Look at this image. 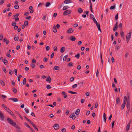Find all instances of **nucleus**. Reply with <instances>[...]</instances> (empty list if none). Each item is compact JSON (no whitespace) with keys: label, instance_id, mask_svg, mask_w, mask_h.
I'll use <instances>...</instances> for the list:
<instances>
[{"label":"nucleus","instance_id":"1","mask_svg":"<svg viewBox=\"0 0 132 132\" xmlns=\"http://www.w3.org/2000/svg\"><path fill=\"white\" fill-rule=\"evenodd\" d=\"M7 121L11 125L13 126L16 125V123L14 122L10 118H7Z\"/></svg>","mask_w":132,"mask_h":132},{"label":"nucleus","instance_id":"2","mask_svg":"<svg viewBox=\"0 0 132 132\" xmlns=\"http://www.w3.org/2000/svg\"><path fill=\"white\" fill-rule=\"evenodd\" d=\"M71 11L70 10H66L64 11L63 13L64 15H66L71 13Z\"/></svg>","mask_w":132,"mask_h":132},{"label":"nucleus","instance_id":"3","mask_svg":"<svg viewBox=\"0 0 132 132\" xmlns=\"http://www.w3.org/2000/svg\"><path fill=\"white\" fill-rule=\"evenodd\" d=\"M131 36V34H128L126 36V39L127 43H128L129 41Z\"/></svg>","mask_w":132,"mask_h":132},{"label":"nucleus","instance_id":"4","mask_svg":"<svg viewBox=\"0 0 132 132\" xmlns=\"http://www.w3.org/2000/svg\"><path fill=\"white\" fill-rule=\"evenodd\" d=\"M118 26V22H117L116 24H114V27L113 28V30L114 31H115L116 30H117Z\"/></svg>","mask_w":132,"mask_h":132},{"label":"nucleus","instance_id":"5","mask_svg":"<svg viewBox=\"0 0 132 132\" xmlns=\"http://www.w3.org/2000/svg\"><path fill=\"white\" fill-rule=\"evenodd\" d=\"M126 106L127 107V109L128 110V112H129L130 109V102H129V101L128 100L127 101V102Z\"/></svg>","mask_w":132,"mask_h":132},{"label":"nucleus","instance_id":"6","mask_svg":"<svg viewBox=\"0 0 132 132\" xmlns=\"http://www.w3.org/2000/svg\"><path fill=\"white\" fill-rule=\"evenodd\" d=\"M60 127L59 125L58 124H55L53 126V128L55 130L58 129Z\"/></svg>","mask_w":132,"mask_h":132},{"label":"nucleus","instance_id":"7","mask_svg":"<svg viewBox=\"0 0 132 132\" xmlns=\"http://www.w3.org/2000/svg\"><path fill=\"white\" fill-rule=\"evenodd\" d=\"M0 117L1 118V119L2 120H4V114L0 111Z\"/></svg>","mask_w":132,"mask_h":132},{"label":"nucleus","instance_id":"8","mask_svg":"<svg viewBox=\"0 0 132 132\" xmlns=\"http://www.w3.org/2000/svg\"><path fill=\"white\" fill-rule=\"evenodd\" d=\"M9 100H12L14 102H17L18 101V99L15 98H10L9 99Z\"/></svg>","mask_w":132,"mask_h":132},{"label":"nucleus","instance_id":"9","mask_svg":"<svg viewBox=\"0 0 132 132\" xmlns=\"http://www.w3.org/2000/svg\"><path fill=\"white\" fill-rule=\"evenodd\" d=\"M69 38L73 41H75L76 39L75 37L73 36H71Z\"/></svg>","mask_w":132,"mask_h":132},{"label":"nucleus","instance_id":"10","mask_svg":"<svg viewBox=\"0 0 132 132\" xmlns=\"http://www.w3.org/2000/svg\"><path fill=\"white\" fill-rule=\"evenodd\" d=\"M73 31V30L72 28H70L67 31V32L68 33H71Z\"/></svg>","mask_w":132,"mask_h":132},{"label":"nucleus","instance_id":"11","mask_svg":"<svg viewBox=\"0 0 132 132\" xmlns=\"http://www.w3.org/2000/svg\"><path fill=\"white\" fill-rule=\"evenodd\" d=\"M71 1L70 0H65L64 1V4H67L70 3Z\"/></svg>","mask_w":132,"mask_h":132},{"label":"nucleus","instance_id":"12","mask_svg":"<svg viewBox=\"0 0 132 132\" xmlns=\"http://www.w3.org/2000/svg\"><path fill=\"white\" fill-rule=\"evenodd\" d=\"M120 99L119 97H117L116 98V104H118L120 103Z\"/></svg>","mask_w":132,"mask_h":132},{"label":"nucleus","instance_id":"13","mask_svg":"<svg viewBox=\"0 0 132 132\" xmlns=\"http://www.w3.org/2000/svg\"><path fill=\"white\" fill-rule=\"evenodd\" d=\"M46 81H47L49 82H51V79L50 76H48L47 77L46 79Z\"/></svg>","mask_w":132,"mask_h":132},{"label":"nucleus","instance_id":"14","mask_svg":"<svg viewBox=\"0 0 132 132\" xmlns=\"http://www.w3.org/2000/svg\"><path fill=\"white\" fill-rule=\"evenodd\" d=\"M78 12L80 13H81L83 12V10L81 8H80L78 9Z\"/></svg>","mask_w":132,"mask_h":132},{"label":"nucleus","instance_id":"15","mask_svg":"<svg viewBox=\"0 0 132 132\" xmlns=\"http://www.w3.org/2000/svg\"><path fill=\"white\" fill-rule=\"evenodd\" d=\"M53 31L54 32H56L57 31V29L56 28L55 26L54 25L53 26Z\"/></svg>","mask_w":132,"mask_h":132},{"label":"nucleus","instance_id":"16","mask_svg":"<svg viewBox=\"0 0 132 132\" xmlns=\"http://www.w3.org/2000/svg\"><path fill=\"white\" fill-rule=\"evenodd\" d=\"M62 94L64 95L63 97L64 98H65L67 97V95L66 94L65 92H62Z\"/></svg>","mask_w":132,"mask_h":132},{"label":"nucleus","instance_id":"17","mask_svg":"<svg viewBox=\"0 0 132 132\" xmlns=\"http://www.w3.org/2000/svg\"><path fill=\"white\" fill-rule=\"evenodd\" d=\"M107 72L109 74L110 69V66H107Z\"/></svg>","mask_w":132,"mask_h":132},{"label":"nucleus","instance_id":"18","mask_svg":"<svg viewBox=\"0 0 132 132\" xmlns=\"http://www.w3.org/2000/svg\"><path fill=\"white\" fill-rule=\"evenodd\" d=\"M65 50V47H62L60 51L61 53L63 52Z\"/></svg>","mask_w":132,"mask_h":132},{"label":"nucleus","instance_id":"19","mask_svg":"<svg viewBox=\"0 0 132 132\" xmlns=\"http://www.w3.org/2000/svg\"><path fill=\"white\" fill-rule=\"evenodd\" d=\"M80 110L79 109H78L75 112V114L76 115L79 114V113Z\"/></svg>","mask_w":132,"mask_h":132},{"label":"nucleus","instance_id":"20","mask_svg":"<svg viewBox=\"0 0 132 132\" xmlns=\"http://www.w3.org/2000/svg\"><path fill=\"white\" fill-rule=\"evenodd\" d=\"M2 106L6 111L9 109V108L3 104H2Z\"/></svg>","mask_w":132,"mask_h":132},{"label":"nucleus","instance_id":"21","mask_svg":"<svg viewBox=\"0 0 132 132\" xmlns=\"http://www.w3.org/2000/svg\"><path fill=\"white\" fill-rule=\"evenodd\" d=\"M120 35L121 37L123 38L124 36V32L122 31H120Z\"/></svg>","mask_w":132,"mask_h":132},{"label":"nucleus","instance_id":"22","mask_svg":"<svg viewBox=\"0 0 132 132\" xmlns=\"http://www.w3.org/2000/svg\"><path fill=\"white\" fill-rule=\"evenodd\" d=\"M54 69L55 70H59L60 69V67L58 66H55L54 68Z\"/></svg>","mask_w":132,"mask_h":132},{"label":"nucleus","instance_id":"23","mask_svg":"<svg viewBox=\"0 0 132 132\" xmlns=\"http://www.w3.org/2000/svg\"><path fill=\"white\" fill-rule=\"evenodd\" d=\"M129 128L130 126L129 125H127V126H126V131H128L129 129Z\"/></svg>","mask_w":132,"mask_h":132},{"label":"nucleus","instance_id":"24","mask_svg":"<svg viewBox=\"0 0 132 132\" xmlns=\"http://www.w3.org/2000/svg\"><path fill=\"white\" fill-rule=\"evenodd\" d=\"M13 91L14 92V93L15 94H17V89H15V88H14L13 89Z\"/></svg>","mask_w":132,"mask_h":132},{"label":"nucleus","instance_id":"25","mask_svg":"<svg viewBox=\"0 0 132 132\" xmlns=\"http://www.w3.org/2000/svg\"><path fill=\"white\" fill-rule=\"evenodd\" d=\"M26 82V78H24L23 80L22 83L23 85H25Z\"/></svg>","mask_w":132,"mask_h":132},{"label":"nucleus","instance_id":"26","mask_svg":"<svg viewBox=\"0 0 132 132\" xmlns=\"http://www.w3.org/2000/svg\"><path fill=\"white\" fill-rule=\"evenodd\" d=\"M106 116L105 113H104L103 114V119L104 120L105 122H106Z\"/></svg>","mask_w":132,"mask_h":132},{"label":"nucleus","instance_id":"27","mask_svg":"<svg viewBox=\"0 0 132 132\" xmlns=\"http://www.w3.org/2000/svg\"><path fill=\"white\" fill-rule=\"evenodd\" d=\"M3 63L5 65H6L7 64L8 62L7 60L5 59L4 60V61H3Z\"/></svg>","mask_w":132,"mask_h":132},{"label":"nucleus","instance_id":"28","mask_svg":"<svg viewBox=\"0 0 132 132\" xmlns=\"http://www.w3.org/2000/svg\"><path fill=\"white\" fill-rule=\"evenodd\" d=\"M24 26L26 27H27L28 26V21H26L24 22Z\"/></svg>","mask_w":132,"mask_h":132},{"label":"nucleus","instance_id":"29","mask_svg":"<svg viewBox=\"0 0 132 132\" xmlns=\"http://www.w3.org/2000/svg\"><path fill=\"white\" fill-rule=\"evenodd\" d=\"M100 57L101 60L102 64H103V60H102V53H100Z\"/></svg>","mask_w":132,"mask_h":132},{"label":"nucleus","instance_id":"30","mask_svg":"<svg viewBox=\"0 0 132 132\" xmlns=\"http://www.w3.org/2000/svg\"><path fill=\"white\" fill-rule=\"evenodd\" d=\"M69 7L67 6H64L63 7V9H62L63 10H65L68 9V8H69Z\"/></svg>","mask_w":132,"mask_h":132},{"label":"nucleus","instance_id":"31","mask_svg":"<svg viewBox=\"0 0 132 132\" xmlns=\"http://www.w3.org/2000/svg\"><path fill=\"white\" fill-rule=\"evenodd\" d=\"M32 126L37 131H38V128L35 124L32 125Z\"/></svg>","mask_w":132,"mask_h":132},{"label":"nucleus","instance_id":"32","mask_svg":"<svg viewBox=\"0 0 132 132\" xmlns=\"http://www.w3.org/2000/svg\"><path fill=\"white\" fill-rule=\"evenodd\" d=\"M15 16H14L13 18L15 19V22L19 20V18H16Z\"/></svg>","mask_w":132,"mask_h":132},{"label":"nucleus","instance_id":"33","mask_svg":"<svg viewBox=\"0 0 132 132\" xmlns=\"http://www.w3.org/2000/svg\"><path fill=\"white\" fill-rule=\"evenodd\" d=\"M44 4V3H40L38 5V7H39L40 6L41 7H42V5H43Z\"/></svg>","mask_w":132,"mask_h":132},{"label":"nucleus","instance_id":"34","mask_svg":"<svg viewBox=\"0 0 132 132\" xmlns=\"http://www.w3.org/2000/svg\"><path fill=\"white\" fill-rule=\"evenodd\" d=\"M75 57H76L77 59H78L80 57V54L78 53L75 56Z\"/></svg>","mask_w":132,"mask_h":132},{"label":"nucleus","instance_id":"35","mask_svg":"<svg viewBox=\"0 0 132 132\" xmlns=\"http://www.w3.org/2000/svg\"><path fill=\"white\" fill-rule=\"evenodd\" d=\"M73 65V63L72 62L69 63L68 65V67H71Z\"/></svg>","mask_w":132,"mask_h":132},{"label":"nucleus","instance_id":"36","mask_svg":"<svg viewBox=\"0 0 132 132\" xmlns=\"http://www.w3.org/2000/svg\"><path fill=\"white\" fill-rule=\"evenodd\" d=\"M0 82L2 85L3 86H4L5 85V83L2 80H0Z\"/></svg>","mask_w":132,"mask_h":132},{"label":"nucleus","instance_id":"37","mask_svg":"<svg viewBox=\"0 0 132 132\" xmlns=\"http://www.w3.org/2000/svg\"><path fill=\"white\" fill-rule=\"evenodd\" d=\"M30 65L32 67V68H34L35 67V64H33L32 63L30 64Z\"/></svg>","mask_w":132,"mask_h":132},{"label":"nucleus","instance_id":"38","mask_svg":"<svg viewBox=\"0 0 132 132\" xmlns=\"http://www.w3.org/2000/svg\"><path fill=\"white\" fill-rule=\"evenodd\" d=\"M50 4V3L49 2H47L45 4V6L46 7L48 6Z\"/></svg>","mask_w":132,"mask_h":132},{"label":"nucleus","instance_id":"39","mask_svg":"<svg viewBox=\"0 0 132 132\" xmlns=\"http://www.w3.org/2000/svg\"><path fill=\"white\" fill-rule=\"evenodd\" d=\"M68 57V55H65L63 58V60L64 61H66Z\"/></svg>","mask_w":132,"mask_h":132},{"label":"nucleus","instance_id":"40","mask_svg":"<svg viewBox=\"0 0 132 132\" xmlns=\"http://www.w3.org/2000/svg\"><path fill=\"white\" fill-rule=\"evenodd\" d=\"M126 104H122L121 105V109L122 110L123 109L125 106Z\"/></svg>","mask_w":132,"mask_h":132},{"label":"nucleus","instance_id":"41","mask_svg":"<svg viewBox=\"0 0 132 132\" xmlns=\"http://www.w3.org/2000/svg\"><path fill=\"white\" fill-rule=\"evenodd\" d=\"M14 7L15 9H18L19 8V6L18 5H16L14 6Z\"/></svg>","mask_w":132,"mask_h":132},{"label":"nucleus","instance_id":"42","mask_svg":"<svg viewBox=\"0 0 132 132\" xmlns=\"http://www.w3.org/2000/svg\"><path fill=\"white\" fill-rule=\"evenodd\" d=\"M83 83H84V82L83 81H81L80 82H78V86L79 85V86H80L82 85L83 84Z\"/></svg>","mask_w":132,"mask_h":132},{"label":"nucleus","instance_id":"43","mask_svg":"<svg viewBox=\"0 0 132 132\" xmlns=\"http://www.w3.org/2000/svg\"><path fill=\"white\" fill-rule=\"evenodd\" d=\"M118 18V14L117 13L115 16V19L116 20H117Z\"/></svg>","mask_w":132,"mask_h":132},{"label":"nucleus","instance_id":"44","mask_svg":"<svg viewBox=\"0 0 132 132\" xmlns=\"http://www.w3.org/2000/svg\"><path fill=\"white\" fill-rule=\"evenodd\" d=\"M6 111L10 114L12 113V112L9 109H8Z\"/></svg>","mask_w":132,"mask_h":132},{"label":"nucleus","instance_id":"45","mask_svg":"<svg viewBox=\"0 0 132 132\" xmlns=\"http://www.w3.org/2000/svg\"><path fill=\"white\" fill-rule=\"evenodd\" d=\"M115 8L116 6L115 5L114 6H111L110 9L111 10H112L115 9Z\"/></svg>","mask_w":132,"mask_h":132},{"label":"nucleus","instance_id":"46","mask_svg":"<svg viewBox=\"0 0 132 132\" xmlns=\"http://www.w3.org/2000/svg\"><path fill=\"white\" fill-rule=\"evenodd\" d=\"M9 73L10 75H11L13 74V72L11 69H10L9 70Z\"/></svg>","mask_w":132,"mask_h":132},{"label":"nucleus","instance_id":"47","mask_svg":"<svg viewBox=\"0 0 132 132\" xmlns=\"http://www.w3.org/2000/svg\"><path fill=\"white\" fill-rule=\"evenodd\" d=\"M19 39L18 37H15L14 38V40L15 41H17Z\"/></svg>","mask_w":132,"mask_h":132},{"label":"nucleus","instance_id":"48","mask_svg":"<svg viewBox=\"0 0 132 132\" xmlns=\"http://www.w3.org/2000/svg\"><path fill=\"white\" fill-rule=\"evenodd\" d=\"M18 115L20 117V118L22 120H23V117L21 116V115L20 114V113H18Z\"/></svg>","mask_w":132,"mask_h":132},{"label":"nucleus","instance_id":"49","mask_svg":"<svg viewBox=\"0 0 132 132\" xmlns=\"http://www.w3.org/2000/svg\"><path fill=\"white\" fill-rule=\"evenodd\" d=\"M24 110L26 113H29V110L28 109L26 108L24 109Z\"/></svg>","mask_w":132,"mask_h":132},{"label":"nucleus","instance_id":"50","mask_svg":"<svg viewBox=\"0 0 132 132\" xmlns=\"http://www.w3.org/2000/svg\"><path fill=\"white\" fill-rule=\"evenodd\" d=\"M24 125L25 126L27 127H28L29 128H30V127L29 126V125L27 123H25L24 124Z\"/></svg>","mask_w":132,"mask_h":132},{"label":"nucleus","instance_id":"51","mask_svg":"<svg viewBox=\"0 0 132 132\" xmlns=\"http://www.w3.org/2000/svg\"><path fill=\"white\" fill-rule=\"evenodd\" d=\"M122 23H120L119 24V28H120L121 29H122Z\"/></svg>","mask_w":132,"mask_h":132},{"label":"nucleus","instance_id":"52","mask_svg":"<svg viewBox=\"0 0 132 132\" xmlns=\"http://www.w3.org/2000/svg\"><path fill=\"white\" fill-rule=\"evenodd\" d=\"M14 126L16 128L18 129H20V127L18 125H16H16H15V126Z\"/></svg>","mask_w":132,"mask_h":132},{"label":"nucleus","instance_id":"53","mask_svg":"<svg viewBox=\"0 0 132 132\" xmlns=\"http://www.w3.org/2000/svg\"><path fill=\"white\" fill-rule=\"evenodd\" d=\"M77 86V84H75L72 86V88H75Z\"/></svg>","mask_w":132,"mask_h":132},{"label":"nucleus","instance_id":"54","mask_svg":"<svg viewBox=\"0 0 132 132\" xmlns=\"http://www.w3.org/2000/svg\"><path fill=\"white\" fill-rule=\"evenodd\" d=\"M93 22L94 23H95V24L97 23V21L95 19V18H93Z\"/></svg>","mask_w":132,"mask_h":132},{"label":"nucleus","instance_id":"55","mask_svg":"<svg viewBox=\"0 0 132 132\" xmlns=\"http://www.w3.org/2000/svg\"><path fill=\"white\" fill-rule=\"evenodd\" d=\"M54 48V51H57V47L56 46H54V48Z\"/></svg>","mask_w":132,"mask_h":132},{"label":"nucleus","instance_id":"56","mask_svg":"<svg viewBox=\"0 0 132 132\" xmlns=\"http://www.w3.org/2000/svg\"><path fill=\"white\" fill-rule=\"evenodd\" d=\"M96 26L97 27V28H100V24L99 23H96Z\"/></svg>","mask_w":132,"mask_h":132},{"label":"nucleus","instance_id":"57","mask_svg":"<svg viewBox=\"0 0 132 132\" xmlns=\"http://www.w3.org/2000/svg\"><path fill=\"white\" fill-rule=\"evenodd\" d=\"M74 77H72L70 79V81L71 82L73 80H74Z\"/></svg>","mask_w":132,"mask_h":132},{"label":"nucleus","instance_id":"58","mask_svg":"<svg viewBox=\"0 0 132 132\" xmlns=\"http://www.w3.org/2000/svg\"><path fill=\"white\" fill-rule=\"evenodd\" d=\"M69 6H71L73 5V4L72 2V1H71V2L70 3H69Z\"/></svg>","mask_w":132,"mask_h":132},{"label":"nucleus","instance_id":"59","mask_svg":"<svg viewBox=\"0 0 132 132\" xmlns=\"http://www.w3.org/2000/svg\"><path fill=\"white\" fill-rule=\"evenodd\" d=\"M114 122H115V121H113L112 123V128H113V127L114 126Z\"/></svg>","mask_w":132,"mask_h":132},{"label":"nucleus","instance_id":"60","mask_svg":"<svg viewBox=\"0 0 132 132\" xmlns=\"http://www.w3.org/2000/svg\"><path fill=\"white\" fill-rule=\"evenodd\" d=\"M16 25V23L15 22H12V25L13 26H14Z\"/></svg>","mask_w":132,"mask_h":132},{"label":"nucleus","instance_id":"61","mask_svg":"<svg viewBox=\"0 0 132 132\" xmlns=\"http://www.w3.org/2000/svg\"><path fill=\"white\" fill-rule=\"evenodd\" d=\"M69 111L68 110H66L65 114L67 115H68L69 113Z\"/></svg>","mask_w":132,"mask_h":132},{"label":"nucleus","instance_id":"62","mask_svg":"<svg viewBox=\"0 0 132 132\" xmlns=\"http://www.w3.org/2000/svg\"><path fill=\"white\" fill-rule=\"evenodd\" d=\"M51 87L49 85H48L46 86V88L47 89H49L51 88Z\"/></svg>","mask_w":132,"mask_h":132},{"label":"nucleus","instance_id":"63","mask_svg":"<svg viewBox=\"0 0 132 132\" xmlns=\"http://www.w3.org/2000/svg\"><path fill=\"white\" fill-rule=\"evenodd\" d=\"M62 6V4H59L58 8L59 9H60Z\"/></svg>","mask_w":132,"mask_h":132},{"label":"nucleus","instance_id":"64","mask_svg":"<svg viewBox=\"0 0 132 132\" xmlns=\"http://www.w3.org/2000/svg\"><path fill=\"white\" fill-rule=\"evenodd\" d=\"M54 52H53L52 53V54L50 56V58H52L53 57V56H54Z\"/></svg>","mask_w":132,"mask_h":132}]
</instances>
